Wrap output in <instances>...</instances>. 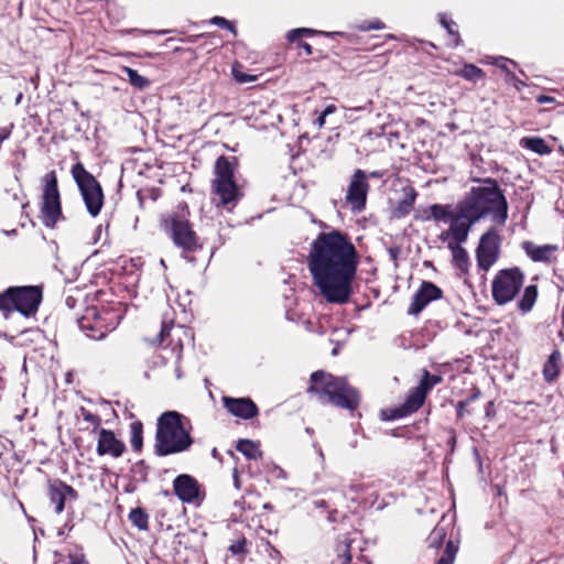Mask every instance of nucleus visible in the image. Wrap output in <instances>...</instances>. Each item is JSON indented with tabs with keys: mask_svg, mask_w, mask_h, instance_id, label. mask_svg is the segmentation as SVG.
Here are the masks:
<instances>
[{
	"mask_svg": "<svg viewBox=\"0 0 564 564\" xmlns=\"http://www.w3.org/2000/svg\"><path fill=\"white\" fill-rule=\"evenodd\" d=\"M306 262L313 285L327 303L341 305L350 300L359 253L347 234L319 232L310 243Z\"/></svg>",
	"mask_w": 564,
	"mask_h": 564,
	"instance_id": "nucleus-1",
	"label": "nucleus"
},
{
	"mask_svg": "<svg viewBox=\"0 0 564 564\" xmlns=\"http://www.w3.org/2000/svg\"><path fill=\"white\" fill-rule=\"evenodd\" d=\"M463 216L479 220L485 215H491L494 221L503 225L508 218V203L501 189L494 181L473 187L468 196L459 204Z\"/></svg>",
	"mask_w": 564,
	"mask_h": 564,
	"instance_id": "nucleus-2",
	"label": "nucleus"
},
{
	"mask_svg": "<svg viewBox=\"0 0 564 564\" xmlns=\"http://www.w3.org/2000/svg\"><path fill=\"white\" fill-rule=\"evenodd\" d=\"M307 391L316 394L322 403L350 411L355 410L360 401L358 391L350 387L345 378L334 377L322 370L312 373Z\"/></svg>",
	"mask_w": 564,
	"mask_h": 564,
	"instance_id": "nucleus-3",
	"label": "nucleus"
},
{
	"mask_svg": "<svg viewBox=\"0 0 564 564\" xmlns=\"http://www.w3.org/2000/svg\"><path fill=\"white\" fill-rule=\"evenodd\" d=\"M155 442V451L160 456L184 452L192 445L193 441L180 413L167 411L159 417Z\"/></svg>",
	"mask_w": 564,
	"mask_h": 564,
	"instance_id": "nucleus-4",
	"label": "nucleus"
},
{
	"mask_svg": "<svg viewBox=\"0 0 564 564\" xmlns=\"http://www.w3.org/2000/svg\"><path fill=\"white\" fill-rule=\"evenodd\" d=\"M42 302V289L40 286H10L0 293V311L8 317L17 311L23 316L36 313Z\"/></svg>",
	"mask_w": 564,
	"mask_h": 564,
	"instance_id": "nucleus-5",
	"label": "nucleus"
},
{
	"mask_svg": "<svg viewBox=\"0 0 564 564\" xmlns=\"http://www.w3.org/2000/svg\"><path fill=\"white\" fill-rule=\"evenodd\" d=\"M235 164L226 156H219L215 164V178L213 181V193L219 197L223 206L236 204L241 193L234 180Z\"/></svg>",
	"mask_w": 564,
	"mask_h": 564,
	"instance_id": "nucleus-6",
	"label": "nucleus"
},
{
	"mask_svg": "<svg viewBox=\"0 0 564 564\" xmlns=\"http://www.w3.org/2000/svg\"><path fill=\"white\" fill-rule=\"evenodd\" d=\"M72 175L80 191L87 212L91 217L98 216L104 205V193L100 184L86 171L82 163L73 165Z\"/></svg>",
	"mask_w": 564,
	"mask_h": 564,
	"instance_id": "nucleus-7",
	"label": "nucleus"
},
{
	"mask_svg": "<svg viewBox=\"0 0 564 564\" xmlns=\"http://www.w3.org/2000/svg\"><path fill=\"white\" fill-rule=\"evenodd\" d=\"M524 282V274L519 268L500 270L492 280V299L498 305L511 302Z\"/></svg>",
	"mask_w": 564,
	"mask_h": 564,
	"instance_id": "nucleus-8",
	"label": "nucleus"
},
{
	"mask_svg": "<svg viewBox=\"0 0 564 564\" xmlns=\"http://www.w3.org/2000/svg\"><path fill=\"white\" fill-rule=\"evenodd\" d=\"M42 219L46 227H54L62 216L61 197L57 186V177L54 171L43 177Z\"/></svg>",
	"mask_w": 564,
	"mask_h": 564,
	"instance_id": "nucleus-9",
	"label": "nucleus"
},
{
	"mask_svg": "<svg viewBox=\"0 0 564 564\" xmlns=\"http://www.w3.org/2000/svg\"><path fill=\"white\" fill-rule=\"evenodd\" d=\"M187 207H182V212L170 220V232L174 243L184 251H194L197 248L196 234L186 219Z\"/></svg>",
	"mask_w": 564,
	"mask_h": 564,
	"instance_id": "nucleus-10",
	"label": "nucleus"
},
{
	"mask_svg": "<svg viewBox=\"0 0 564 564\" xmlns=\"http://www.w3.org/2000/svg\"><path fill=\"white\" fill-rule=\"evenodd\" d=\"M499 242V235L494 229H490L481 236L476 251V258L478 267L484 271H488L498 260L500 251Z\"/></svg>",
	"mask_w": 564,
	"mask_h": 564,
	"instance_id": "nucleus-11",
	"label": "nucleus"
},
{
	"mask_svg": "<svg viewBox=\"0 0 564 564\" xmlns=\"http://www.w3.org/2000/svg\"><path fill=\"white\" fill-rule=\"evenodd\" d=\"M369 191V183L367 174L362 170H356L350 178L346 202L350 205L354 212L360 213L366 207L367 195Z\"/></svg>",
	"mask_w": 564,
	"mask_h": 564,
	"instance_id": "nucleus-12",
	"label": "nucleus"
},
{
	"mask_svg": "<svg viewBox=\"0 0 564 564\" xmlns=\"http://www.w3.org/2000/svg\"><path fill=\"white\" fill-rule=\"evenodd\" d=\"M442 290L430 281H423L420 289L414 293L412 303L408 308V314L417 315L432 301L441 299Z\"/></svg>",
	"mask_w": 564,
	"mask_h": 564,
	"instance_id": "nucleus-13",
	"label": "nucleus"
},
{
	"mask_svg": "<svg viewBox=\"0 0 564 564\" xmlns=\"http://www.w3.org/2000/svg\"><path fill=\"white\" fill-rule=\"evenodd\" d=\"M173 489L178 499L187 503L194 501L199 494L197 480L187 474L178 475L174 479Z\"/></svg>",
	"mask_w": 564,
	"mask_h": 564,
	"instance_id": "nucleus-14",
	"label": "nucleus"
},
{
	"mask_svg": "<svg viewBox=\"0 0 564 564\" xmlns=\"http://www.w3.org/2000/svg\"><path fill=\"white\" fill-rule=\"evenodd\" d=\"M123 452L124 444L115 436L113 432L100 429L97 444L98 455H111L117 458L120 457Z\"/></svg>",
	"mask_w": 564,
	"mask_h": 564,
	"instance_id": "nucleus-15",
	"label": "nucleus"
},
{
	"mask_svg": "<svg viewBox=\"0 0 564 564\" xmlns=\"http://www.w3.org/2000/svg\"><path fill=\"white\" fill-rule=\"evenodd\" d=\"M225 408L235 416L245 420L254 417L258 414L257 405L248 398H223Z\"/></svg>",
	"mask_w": 564,
	"mask_h": 564,
	"instance_id": "nucleus-16",
	"label": "nucleus"
},
{
	"mask_svg": "<svg viewBox=\"0 0 564 564\" xmlns=\"http://www.w3.org/2000/svg\"><path fill=\"white\" fill-rule=\"evenodd\" d=\"M48 497L51 503L55 506V512L61 513L64 510L66 499H76L77 491L72 486L58 481L50 485Z\"/></svg>",
	"mask_w": 564,
	"mask_h": 564,
	"instance_id": "nucleus-17",
	"label": "nucleus"
},
{
	"mask_svg": "<svg viewBox=\"0 0 564 564\" xmlns=\"http://www.w3.org/2000/svg\"><path fill=\"white\" fill-rule=\"evenodd\" d=\"M426 394V388H423L421 384L412 389L404 404L401 408L394 410V413L391 416V419L403 417L417 411L424 403Z\"/></svg>",
	"mask_w": 564,
	"mask_h": 564,
	"instance_id": "nucleus-18",
	"label": "nucleus"
},
{
	"mask_svg": "<svg viewBox=\"0 0 564 564\" xmlns=\"http://www.w3.org/2000/svg\"><path fill=\"white\" fill-rule=\"evenodd\" d=\"M457 209H458L457 215L454 218H452V220L449 221V224H451L449 229H451V234H452V238H453L452 242H456L457 245H460L467 240L470 227L477 220H471L467 217H464L463 208L459 205L457 206Z\"/></svg>",
	"mask_w": 564,
	"mask_h": 564,
	"instance_id": "nucleus-19",
	"label": "nucleus"
},
{
	"mask_svg": "<svg viewBox=\"0 0 564 564\" xmlns=\"http://www.w3.org/2000/svg\"><path fill=\"white\" fill-rule=\"evenodd\" d=\"M523 248L527 254L533 261H550L553 253L556 251L555 246L545 245V246H536L530 241H525L523 243Z\"/></svg>",
	"mask_w": 564,
	"mask_h": 564,
	"instance_id": "nucleus-20",
	"label": "nucleus"
},
{
	"mask_svg": "<svg viewBox=\"0 0 564 564\" xmlns=\"http://www.w3.org/2000/svg\"><path fill=\"white\" fill-rule=\"evenodd\" d=\"M560 361L561 354L558 350H554L550 356L543 367V376L544 379L549 382L556 379L560 372Z\"/></svg>",
	"mask_w": 564,
	"mask_h": 564,
	"instance_id": "nucleus-21",
	"label": "nucleus"
},
{
	"mask_svg": "<svg viewBox=\"0 0 564 564\" xmlns=\"http://www.w3.org/2000/svg\"><path fill=\"white\" fill-rule=\"evenodd\" d=\"M538 297V288L536 285H529L524 289V292L521 299L518 302V307L522 313H529L536 301Z\"/></svg>",
	"mask_w": 564,
	"mask_h": 564,
	"instance_id": "nucleus-22",
	"label": "nucleus"
},
{
	"mask_svg": "<svg viewBox=\"0 0 564 564\" xmlns=\"http://www.w3.org/2000/svg\"><path fill=\"white\" fill-rule=\"evenodd\" d=\"M416 198V192L413 188H409L404 197L398 203L394 215L399 218L406 216L413 208Z\"/></svg>",
	"mask_w": 564,
	"mask_h": 564,
	"instance_id": "nucleus-23",
	"label": "nucleus"
},
{
	"mask_svg": "<svg viewBox=\"0 0 564 564\" xmlns=\"http://www.w3.org/2000/svg\"><path fill=\"white\" fill-rule=\"evenodd\" d=\"M236 448L237 451L242 453L248 459L257 460L262 456V453L259 449V445L250 440H240Z\"/></svg>",
	"mask_w": 564,
	"mask_h": 564,
	"instance_id": "nucleus-24",
	"label": "nucleus"
},
{
	"mask_svg": "<svg viewBox=\"0 0 564 564\" xmlns=\"http://www.w3.org/2000/svg\"><path fill=\"white\" fill-rule=\"evenodd\" d=\"M522 145L534 153L540 155L551 153V148L546 144V142L541 138H524L521 141Z\"/></svg>",
	"mask_w": 564,
	"mask_h": 564,
	"instance_id": "nucleus-25",
	"label": "nucleus"
},
{
	"mask_svg": "<svg viewBox=\"0 0 564 564\" xmlns=\"http://www.w3.org/2000/svg\"><path fill=\"white\" fill-rule=\"evenodd\" d=\"M431 217L435 220H443L445 223H449L452 218H454L457 213H454L449 206L434 204L430 207Z\"/></svg>",
	"mask_w": 564,
	"mask_h": 564,
	"instance_id": "nucleus-26",
	"label": "nucleus"
},
{
	"mask_svg": "<svg viewBox=\"0 0 564 564\" xmlns=\"http://www.w3.org/2000/svg\"><path fill=\"white\" fill-rule=\"evenodd\" d=\"M448 249L452 251L454 263L458 268L463 269L467 264V261H468V256H467L466 250L460 245H457L456 242H448Z\"/></svg>",
	"mask_w": 564,
	"mask_h": 564,
	"instance_id": "nucleus-27",
	"label": "nucleus"
},
{
	"mask_svg": "<svg viewBox=\"0 0 564 564\" xmlns=\"http://www.w3.org/2000/svg\"><path fill=\"white\" fill-rule=\"evenodd\" d=\"M131 523L140 530H148L149 516L141 508H134L129 513Z\"/></svg>",
	"mask_w": 564,
	"mask_h": 564,
	"instance_id": "nucleus-28",
	"label": "nucleus"
},
{
	"mask_svg": "<svg viewBox=\"0 0 564 564\" xmlns=\"http://www.w3.org/2000/svg\"><path fill=\"white\" fill-rule=\"evenodd\" d=\"M129 83L138 89H143L150 85V80L140 75L135 69L130 67H123Z\"/></svg>",
	"mask_w": 564,
	"mask_h": 564,
	"instance_id": "nucleus-29",
	"label": "nucleus"
},
{
	"mask_svg": "<svg viewBox=\"0 0 564 564\" xmlns=\"http://www.w3.org/2000/svg\"><path fill=\"white\" fill-rule=\"evenodd\" d=\"M458 75L470 82H477L485 76L482 69L473 64H466Z\"/></svg>",
	"mask_w": 564,
	"mask_h": 564,
	"instance_id": "nucleus-30",
	"label": "nucleus"
},
{
	"mask_svg": "<svg viewBox=\"0 0 564 564\" xmlns=\"http://www.w3.org/2000/svg\"><path fill=\"white\" fill-rule=\"evenodd\" d=\"M131 432V446L134 451H140L142 447V424L141 422H133L130 425Z\"/></svg>",
	"mask_w": 564,
	"mask_h": 564,
	"instance_id": "nucleus-31",
	"label": "nucleus"
},
{
	"mask_svg": "<svg viewBox=\"0 0 564 564\" xmlns=\"http://www.w3.org/2000/svg\"><path fill=\"white\" fill-rule=\"evenodd\" d=\"M457 551L458 546L453 541H448L444 554L438 560V564H453Z\"/></svg>",
	"mask_w": 564,
	"mask_h": 564,
	"instance_id": "nucleus-32",
	"label": "nucleus"
},
{
	"mask_svg": "<svg viewBox=\"0 0 564 564\" xmlns=\"http://www.w3.org/2000/svg\"><path fill=\"white\" fill-rule=\"evenodd\" d=\"M78 416L83 417V420L90 425H93L94 430H97L101 424V419L99 415L91 413L85 408H80L78 410Z\"/></svg>",
	"mask_w": 564,
	"mask_h": 564,
	"instance_id": "nucleus-33",
	"label": "nucleus"
},
{
	"mask_svg": "<svg viewBox=\"0 0 564 564\" xmlns=\"http://www.w3.org/2000/svg\"><path fill=\"white\" fill-rule=\"evenodd\" d=\"M338 564H349L351 561L350 544L345 540L337 546Z\"/></svg>",
	"mask_w": 564,
	"mask_h": 564,
	"instance_id": "nucleus-34",
	"label": "nucleus"
},
{
	"mask_svg": "<svg viewBox=\"0 0 564 564\" xmlns=\"http://www.w3.org/2000/svg\"><path fill=\"white\" fill-rule=\"evenodd\" d=\"M442 381V377L436 375H430L427 370H424L423 378L420 382V384L423 388H426V391L429 392L434 386L440 383Z\"/></svg>",
	"mask_w": 564,
	"mask_h": 564,
	"instance_id": "nucleus-35",
	"label": "nucleus"
},
{
	"mask_svg": "<svg viewBox=\"0 0 564 564\" xmlns=\"http://www.w3.org/2000/svg\"><path fill=\"white\" fill-rule=\"evenodd\" d=\"M445 535H446L445 529L441 528V527H436L432 531V533L429 538L430 545L433 547H438L443 543Z\"/></svg>",
	"mask_w": 564,
	"mask_h": 564,
	"instance_id": "nucleus-36",
	"label": "nucleus"
},
{
	"mask_svg": "<svg viewBox=\"0 0 564 564\" xmlns=\"http://www.w3.org/2000/svg\"><path fill=\"white\" fill-rule=\"evenodd\" d=\"M441 24L447 30L448 34L454 37V45L457 46L460 43L459 34L457 31L453 29L455 26V22L447 20L445 15H441Z\"/></svg>",
	"mask_w": 564,
	"mask_h": 564,
	"instance_id": "nucleus-37",
	"label": "nucleus"
},
{
	"mask_svg": "<svg viewBox=\"0 0 564 564\" xmlns=\"http://www.w3.org/2000/svg\"><path fill=\"white\" fill-rule=\"evenodd\" d=\"M173 350L175 351V376L177 379H181L183 377V373L181 370L180 362H181V358H182L183 346L181 344L180 337H177V343H176L175 347L173 348Z\"/></svg>",
	"mask_w": 564,
	"mask_h": 564,
	"instance_id": "nucleus-38",
	"label": "nucleus"
},
{
	"mask_svg": "<svg viewBox=\"0 0 564 564\" xmlns=\"http://www.w3.org/2000/svg\"><path fill=\"white\" fill-rule=\"evenodd\" d=\"M232 75H234V78L240 84L251 83L257 79V76L246 74V73L241 72L237 66L232 67Z\"/></svg>",
	"mask_w": 564,
	"mask_h": 564,
	"instance_id": "nucleus-39",
	"label": "nucleus"
},
{
	"mask_svg": "<svg viewBox=\"0 0 564 564\" xmlns=\"http://www.w3.org/2000/svg\"><path fill=\"white\" fill-rule=\"evenodd\" d=\"M316 33H317V31H315L313 29H307V28L294 29L288 33V40L290 42H294L297 37H300L302 35H312V34H316Z\"/></svg>",
	"mask_w": 564,
	"mask_h": 564,
	"instance_id": "nucleus-40",
	"label": "nucleus"
},
{
	"mask_svg": "<svg viewBox=\"0 0 564 564\" xmlns=\"http://www.w3.org/2000/svg\"><path fill=\"white\" fill-rule=\"evenodd\" d=\"M174 328V325L173 323H165L163 322L162 323V327H161V330H160V334L158 335V337L153 340V344H161L164 341L165 337L170 336L171 334V330Z\"/></svg>",
	"mask_w": 564,
	"mask_h": 564,
	"instance_id": "nucleus-41",
	"label": "nucleus"
},
{
	"mask_svg": "<svg viewBox=\"0 0 564 564\" xmlns=\"http://www.w3.org/2000/svg\"><path fill=\"white\" fill-rule=\"evenodd\" d=\"M210 23L221 26V28H225V29L231 31L232 33H236L235 25L230 21L226 20L223 17H214L210 20Z\"/></svg>",
	"mask_w": 564,
	"mask_h": 564,
	"instance_id": "nucleus-42",
	"label": "nucleus"
},
{
	"mask_svg": "<svg viewBox=\"0 0 564 564\" xmlns=\"http://www.w3.org/2000/svg\"><path fill=\"white\" fill-rule=\"evenodd\" d=\"M490 63H492V64L497 65L498 67H500L501 69H503L507 73V76L509 77V73H511V72L507 67V64L508 63L513 64L512 61H510V59H508L506 57H502V56H498V57H491V62Z\"/></svg>",
	"mask_w": 564,
	"mask_h": 564,
	"instance_id": "nucleus-43",
	"label": "nucleus"
},
{
	"mask_svg": "<svg viewBox=\"0 0 564 564\" xmlns=\"http://www.w3.org/2000/svg\"><path fill=\"white\" fill-rule=\"evenodd\" d=\"M245 543H246V540L242 539V540H239L237 541L236 543L231 544L229 546V550L232 554H241V553H245Z\"/></svg>",
	"mask_w": 564,
	"mask_h": 564,
	"instance_id": "nucleus-44",
	"label": "nucleus"
},
{
	"mask_svg": "<svg viewBox=\"0 0 564 564\" xmlns=\"http://www.w3.org/2000/svg\"><path fill=\"white\" fill-rule=\"evenodd\" d=\"M383 28V24L382 22H380L379 20H375V21H371V22H368V23H365L361 29L362 30H380Z\"/></svg>",
	"mask_w": 564,
	"mask_h": 564,
	"instance_id": "nucleus-45",
	"label": "nucleus"
},
{
	"mask_svg": "<svg viewBox=\"0 0 564 564\" xmlns=\"http://www.w3.org/2000/svg\"><path fill=\"white\" fill-rule=\"evenodd\" d=\"M508 80L513 83V85L517 89H520L521 87L525 86V84L522 80H520L519 78H517L514 76V74H512V73H509Z\"/></svg>",
	"mask_w": 564,
	"mask_h": 564,
	"instance_id": "nucleus-46",
	"label": "nucleus"
},
{
	"mask_svg": "<svg viewBox=\"0 0 564 564\" xmlns=\"http://www.w3.org/2000/svg\"><path fill=\"white\" fill-rule=\"evenodd\" d=\"M438 239L442 241V242H447L448 241H453V238H452V234H451V229H447L445 231H442L438 236Z\"/></svg>",
	"mask_w": 564,
	"mask_h": 564,
	"instance_id": "nucleus-47",
	"label": "nucleus"
},
{
	"mask_svg": "<svg viewBox=\"0 0 564 564\" xmlns=\"http://www.w3.org/2000/svg\"><path fill=\"white\" fill-rule=\"evenodd\" d=\"M536 101L539 104L543 105V104L554 102V98L551 96H546V95H540L536 97Z\"/></svg>",
	"mask_w": 564,
	"mask_h": 564,
	"instance_id": "nucleus-48",
	"label": "nucleus"
},
{
	"mask_svg": "<svg viewBox=\"0 0 564 564\" xmlns=\"http://www.w3.org/2000/svg\"><path fill=\"white\" fill-rule=\"evenodd\" d=\"M67 564H87V562L84 560V557L70 555Z\"/></svg>",
	"mask_w": 564,
	"mask_h": 564,
	"instance_id": "nucleus-49",
	"label": "nucleus"
},
{
	"mask_svg": "<svg viewBox=\"0 0 564 564\" xmlns=\"http://www.w3.org/2000/svg\"><path fill=\"white\" fill-rule=\"evenodd\" d=\"M232 478H234L235 488L239 489L240 488V479H239V471L237 468L234 469Z\"/></svg>",
	"mask_w": 564,
	"mask_h": 564,
	"instance_id": "nucleus-50",
	"label": "nucleus"
},
{
	"mask_svg": "<svg viewBox=\"0 0 564 564\" xmlns=\"http://www.w3.org/2000/svg\"><path fill=\"white\" fill-rule=\"evenodd\" d=\"M326 116H324L322 112L319 117L316 119L315 124L318 129H322L325 126Z\"/></svg>",
	"mask_w": 564,
	"mask_h": 564,
	"instance_id": "nucleus-51",
	"label": "nucleus"
},
{
	"mask_svg": "<svg viewBox=\"0 0 564 564\" xmlns=\"http://www.w3.org/2000/svg\"><path fill=\"white\" fill-rule=\"evenodd\" d=\"M335 111H336V106H335V105H328V106H327V107L322 111V113H323L324 116H326V117H327V116H329V115L334 113Z\"/></svg>",
	"mask_w": 564,
	"mask_h": 564,
	"instance_id": "nucleus-52",
	"label": "nucleus"
},
{
	"mask_svg": "<svg viewBox=\"0 0 564 564\" xmlns=\"http://www.w3.org/2000/svg\"><path fill=\"white\" fill-rule=\"evenodd\" d=\"M300 46L305 51L307 55L312 54V46L306 42H301Z\"/></svg>",
	"mask_w": 564,
	"mask_h": 564,
	"instance_id": "nucleus-53",
	"label": "nucleus"
},
{
	"mask_svg": "<svg viewBox=\"0 0 564 564\" xmlns=\"http://www.w3.org/2000/svg\"><path fill=\"white\" fill-rule=\"evenodd\" d=\"M177 333H182L183 335L185 336H189L187 329H185L184 327L182 326H177V328L175 329Z\"/></svg>",
	"mask_w": 564,
	"mask_h": 564,
	"instance_id": "nucleus-54",
	"label": "nucleus"
},
{
	"mask_svg": "<svg viewBox=\"0 0 564 564\" xmlns=\"http://www.w3.org/2000/svg\"><path fill=\"white\" fill-rule=\"evenodd\" d=\"M368 176L373 177V178H379V177H381V173L378 171H373V172L369 173Z\"/></svg>",
	"mask_w": 564,
	"mask_h": 564,
	"instance_id": "nucleus-55",
	"label": "nucleus"
},
{
	"mask_svg": "<svg viewBox=\"0 0 564 564\" xmlns=\"http://www.w3.org/2000/svg\"><path fill=\"white\" fill-rule=\"evenodd\" d=\"M314 505L317 508H323V507H325L326 502L324 500H319V501H315Z\"/></svg>",
	"mask_w": 564,
	"mask_h": 564,
	"instance_id": "nucleus-56",
	"label": "nucleus"
},
{
	"mask_svg": "<svg viewBox=\"0 0 564 564\" xmlns=\"http://www.w3.org/2000/svg\"><path fill=\"white\" fill-rule=\"evenodd\" d=\"M91 337L95 339H102L105 337V333L101 332L98 336L93 335Z\"/></svg>",
	"mask_w": 564,
	"mask_h": 564,
	"instance_id": "nucleus-57",
	"label": "nucleus"
},
{
	"mask_svg": "<svg viewBox=\"0 0 564 564\" xmlns=\"http://www.w3.org/2000/svg\"><path fill=\"white\" fill-rule=\"evenodd\" d=\"M455 442H456V437L452 436L451 440H449V444L452 445V447H454Z\"/></svg>",
	"mask_w": 564,
	"mask_h": 564,
	"instance_id": "nucleus-58",
	"label": "nucleus"
}]
</instances>
